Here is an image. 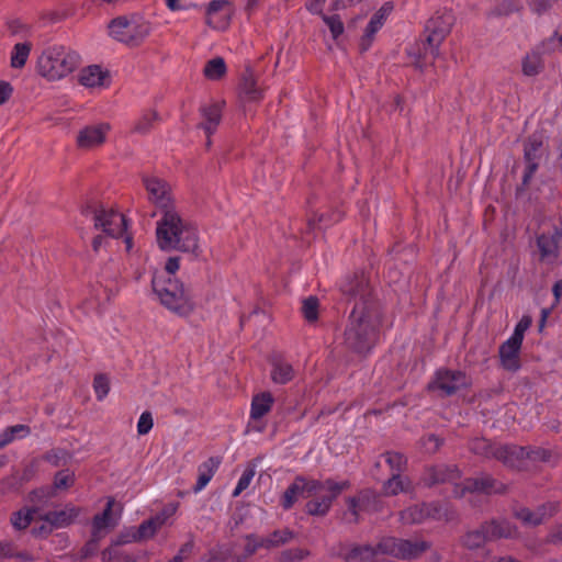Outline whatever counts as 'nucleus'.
<instances>
[{
  "mask_svg": "<svg viewBox=\"0 0 562 562\" xmlns=\"http://www.w3.org/2000/svg\"><path fill=\"white\" fill-rule=\"evenodd\" d=\"M381 319L380 308L373 302L366 300L357 303L345 331L346 346L358 353L371 350L378 337Z\"/></svg>",
  "mask_w": 562,
  "mask_h": 562,
  "instance_id": "obj_1",
  "label": "nucleus"
},
{
  "mask_svg": "<svg viewBox=\"0 0 562 562\" xmlns=\"http://www.w3.org/2000/svg\"><path fill=\"white\" fill-rule=\"evenodd\" d=\"M430 548L427 541H409L393 537L383 538L376 547L363 546L341 548L339 557L345 562H380V555H392L398 559H416Z\"/></svg>",
  "mask_w": 562,
  "mask_h": 562,
  "instance_id": "obj_2",
  "label": "nucleus"
},
{
  "mask_svg": "<svg viewBox=\"0 0 562 562\" xmlns=\"http://www.w3.org/2000/svg\"><path fill=\"white\" fill-rule=\"evenodd\" d=\"M157 245L161 250H178L198 255L199 232L194 224L175 211L164 214L156 224Z\"/></svg>",
  "mask_w": 562,
  "mask_h": 562,
  "instance_id": "obj_3",
  "label": "nucleus"
},
{
  "mask_svg": "<svg viewBox=\"0 0 562 562\" xmlns=\"http://www.w3.org/2000/svg\"><path fill=\"white\" fill-rule=\"evenodd\" d=\"M460 479V471L454 467L437 465L427 472L425 482L428 485L451 482L453 484V494L456 497H462L467 492L477 494H497L505 490L504 484L495 481L490 475H482L475 479H467L463 483H457Z\"/></svg>",
  "mask_w": 562,
  "mask_h": 562,
  "instance_id": "obj_4",
  "label": "nucleus"
},
{
  "mask_svg": "<svg viewBox=\"0 0 562 562\" xmlns=\"http://www.w3.org/2000/svg\"><path fill=\"white\" fill-rule=\"evenodd\" d=\"M79 64L80 57L76 52L65 46H52L38 56L36 68L42 77L56 81L70 75Z\"/></svg>",
  "mask_w": 562,
  "mask_h": 562,
  "instance_id": "obj_5",
  "label": "nucleus"
},
{
  "mask_svg": "<svg viewBox=\"0 0 562 562\" xmlns=\"http://www.w3.org/2000/svg\"><path fill=\"white\" fill-rule=\"evenodd\" d=\"M153 290L160 303L179 316H188L194 310V303L183 284L170 276H154Z\"/></svg>",
  "mask_w": 562,
  "mask_h": 562,
  "instance_id": "obj_6",
  "label": "nucleus"
},
{
  "mask_svg": "<svg viewBox=\"0 0 562 562\" xmlns=\"http://www.w3.org/2000/svg\"><path fill=\"white\" fill-rule=\"evenodd\" d=\"M471 450L484 457H494L501 460L504 464L510 468H520L522 459L527 458L532 461L547 462L550 459L549 451L544 449H538L527 451L522 447L517 446H492L486 439H475L471 443Z\"/></svg>",
  "mask_w": 562,
  "mask_h": 562,
  "instance_id": "obj_7",
  "label": "nucleus"
},
{
  "mask_svg": "<svg viewBox=\"0 0 562 562\" xmlns=\"http://www.w3.org/2000/svg\"><path fill=\"white\" fill-rule=\"evenodd\" d=\"M109 35L127 46L140 45L151 33V23L139 14L122 15L109 23Z\"/></svg>",
  "mask_w": 562,
  "mask_h": 562,
  "instance_id": "obj_8",
  "label": "nucleus"
},
{
  "mask_svg": "<svg viewBox=\"0 0 562 562\" xmlns=\"http://www.w3.org/2000/svg\"><path fill=\"white\" fill-rule=\"evenodd\" d=\"M456 18L451 10L437 11L428 21L425 27L426 40L425 50L436 59L440 56V46L450 34Z\"/></svg>",
  "mask_w": 562,
  "mask_h": 562,
  "instance_id": "obj_9",
  "label": "nucleus"
},
{
  "mask_svg": "<svg viewBox=\"0 0 562 562\" xmlns=\"http://www.w3.org/2000/svg\"><path fill=\"white\" fill-rule=\"evenodd\" d=\"M144 186L148 200L157 207L161 216L177 211L172 188L166 180L157 177H146L144 178Z\"/></svg>",
  "mask_w": 562,
  "mask_h": 562,
  "instance_id": "obj_10",
  "label": "nucleus"
},
{
  "mask_svg": "<svg viewBox=\"0 0 562 562\" xmlns=\"http://www.w3.org/2000/svg\"><path fill=\"white\" fill-rule=\"evenodd\" d=\"M94 226L110 237L119 238L125 235L127 221L125 216L113 210H98L93 215Z\"/></svg>",
  "mask_w": 562,
  "mask_h": 562,
  "instance_id": "obj_11",
  "label": "nucleus"
},
{
  "mask_svg": "<svg viewBox=\"0 0 562 562\" xmlns=\"http://www.w3.org/2000/svg\"><path fill=\"white\" fill-rule=\"evenodd\" d=\"M111 132L108 122H101L82 127L77 135L76 143L82 150H91L102 146Z\"/></svg>",
  "mask_w": 562,
  "mask_h": 562,
  "instance_id": "obj_12",
  "label": "nucleus"
},
{
  "mask_svg": "<svg viewBox=\"0 0 562 562\" xmlns=\"http://www.w3.org/2000/svg\"><path fill=\"white\" fill-rule=\"evenodd\" d=\"M324 488V484L317 480L307 481L302 476H297L293 483L285 490L282 497V506L290 509L299 497H310Z\"/></svg>",
  "mask_w": 562,
  "mask_h": 562,
  "instance_id": "obj_13",
  "label": "nucleus"
},
{
  "mask_svg": "<svg viewBox=\"0 0 562 562\" xmlns=\"http://www.w3.org/2000/svg\"><path fill=\"white\" fill-rule=\"evenodd\" d=\"M543 155V137L540 134H532L524 146V160L526 170L524 172V184L529 183L538 169L539 161Z\"/></svg>",
  "mask_w": 562,
  "mask_h": 562,
  "instance_id": "obj_14",
  "label": "nucleus"
},
{
  "mask_svg": "<svg viewBox=\"0 0 562 562\" xmlns=\"http://www.w3.org/2000/svg\"><path fill=\"white\" fill-rule=\"evenodd\" d=\"M324 490H326L329 494L323 496L319 499L311 501L306 504V512L312 516H324L330 509L333 501L344 491L349 487L348 481L342 482H334L331 480H327L323 482Z\"/></svg>",
  "mask_w": 562,
  "mask_h": 562,
  "instance_id": "obj_15",
  "label": "nucleus"
},
{
  "mask_svg": "<svg viewBox=\"0 0 562 562\" xmlns=\"http://www.w3.org/2000/svg\"><path fill=\"white\" fill-rule=\"evenodd\" d=\"M429 518L447 519L448 514L446 509L435 504L414 505L401 513V521L407 525L420 524Z\"/></svg>",
  "mask_w": 562,
  "mask_h": 562,
  "instance_id": "obj_16",
  "label": "nucleus"
},
{
  "mask_svg": "<svg viewBox=\"0 0 562 562\" xmlns=\"http://www.w3.org/2000/svg\"><path fill=\"white\" fill-rule=\"evenodd\" d=\"M79 510L74 506H67L60 510L49 512L42 517L49 527L41 526L38 529H34L35 535L48 533L53 528H64L70 525L78 516Z\"/></svg>",
  "mask_w": 562,
  "mask_h": 562,
  "instance_id": "obj_17",
  "label": "nucleus"
},
{
  "mask_svg": "<svg viewBox=\"0 0 562 562\" xmlns=\"http://www.w3.org/2000/svg\"><path fill=\"white\" fill-rule=\"evenodd\" d=\"M559 510V503L548 502L535 510L522 507L515 512V516L526 526H538Z\"/></svg>",
  "mask_w": 562,
  "mask_h": 562,
  "instance_id": "obj_18",
  "label": "nucleus"
},
{
  "mask_svg": "<svg viewBox=\"0 0 562 562\" xmlns=\"http://www.w3.org/2000/svg\"><path fill=\"white\" fill-rule=\"evenodd\" d=\"M522 342L508 337L498 348L499 362L503 369L516 372L520 369V350Z\"/></svg>",
  "mask_w": 562,
  "mask_h": 562,
  "instance_id": "obj_19",
  "label": "nucleus"
},
{
  "mask_svg": "<svg viewBox=\"0 0 562 562\" xmlns=\"http://www.w3.org/2000/svg\"><path fill=\"white\" fill-rule=\"evenodd\" d=\"M227 0H212L205 11V23L213 30H225L229 24L231 12Z\"/></svg>",
  "mask_w": 562,
  "mask_h": 562,
  "instance_id": "obj_20",
  "label": "nucleus"
},
{
  "mask_svg": "<svg viewBox=\"0 0 562 562\" xmlns=\"http://www.w3.org/2000/svg\"><path fill=\"white\" fill-rule=\"evenodd\" d=\"M393 10V4L391 2H385L370 19L364 34L361 38L360 46L362 50H367L373 41L374 35L384 25L387 16L391 14Z\"/></svg>",
  "mask_w": 562,
  "mask_h": 562,
  "instance_id": "obj_21",
  "label": "nucleus"
},
{
  "mask_svg": "<svg viewBox=\"0 0 562 562\" xmlns=\"http://www.w3.org/2000/svg\"><path fill=\"white\" fill-rule=\"evenodd\" d=\"M108 78L109 72L99 65L87 66L78 75L79 82L89 89L106 87Z\"/></svg>",
  "mask_w": 562,
  "mask_h": 562,
  "instance_id": "obj_22",
  "label": "nucleus"
},
{
  "mask_svg": "<svg viewBox=\"0 0 562 562\" xmlns=\"http://www.w3.org/2000/svg\"><path fill=\"white\" fill-rule=\"evenodd\" d=\"M202 123L201 126L206 133V147L211 146V135L216 131L222 119V105L220 103H211L201 109Z\"/></svg>",
  "mask_w": 562,
  "mask_h": 562,
  "instance_id": "obj_23",
  "label": "nucleus"
},
{
  "mask_svg": "<svg viewBox=\"0 0 562 562\" xmlns=\"http://www.w3.org/2000/svg\"><path fill=\"white\" fill-rule=\"evenodd\" d=\"M465 374L460 370L439 369L429 386H467Z\"/></svg>",
  "mask_w": 562,
  "mask_h": 562,
  "instance_id": "obj_24",
  "label": "nucleus"
},
{
  "mask_svg": "<svg viewBox=\"0 0 562 562\" xmlns=\"http://www.w3.org/2000/svg\"><path fill=\"white\" fill-rule=\"evenodd\" d=\"M114 503V498L110 497L106 502L104 510L93 518L92 528L94 537L100 536L101 532L114 527L117 524L119 518H114L112 513Z\"/></svg>",
  "mask_w": 562,
  "mask_h": 562,
  "instance_id": "obj_25",
  "label": "nucleus"
},
{
  "mask_svg": "<svg viewBox=\"0 0 562 562\" xmlns=\"http://www.w3.org/2000/svg\"><path fill=\"white\" fill-rule=\"evenodd\" d=\"M274 398L270 392H260L252 397L250 406V418L261 419L272 408Z\"/></svg>",
  "mask_w": 562,
  "mask_h": 562,
  "instance_id": "obj_26",
  "label": "nucleus"
},
{
  "mask_svg": "<svg viewBox=\"0 0 562 562\" xmlns=\"http://www.w3.org/2000/svg\"><path fill=\"white\" fill-rule=\"evenodd\" d=\"M239 97L245 102H256L262 98V90L257 86L254 75L249 71L241 78Z\"/></svg>",
  "mask_w": 562,
  "mask_h": 562,
  "instance_id": "obj_27",
  "label": "nucleus"
},
{
  "mask_svg": "<svg viewBox=\"0 0 562 562\" xmlns=\"http://www.w3.org/2000/svg\"><path fill=\"white\" fill-rule=\"evenodd\" d=\"M220 464L221 460L218 458H209L206 461L200 464L198 480L193 487L194 493H199L205 488V486L217 471Z\"/></svg>",
  "mask_w": 562,
  "mask_h": 562,
  "instance_id": "obj_28",
  "label": "nucleus"
},
{
  "mask_svg": "<svg viewBox=\"0 0 562 562\" xmlns=\"http://www.w3.org/2000/svg\"><path fill=\"white\" fill-rule=\"evenodd\" d=\"M484 530L488 532L492 540L499 538H513L517 535L516 527L505 519L485 522Z\"/></svg>",
  "mask_w": 562,
  "mask_h": 562,
  "instance_id": "obj_29",
  "label": "nucleus"
},
{
  "mask_svg": "<svg viewBox=\"0 0 562 562\" xmlns=\"http://www.w3.org/2000/svg\"><path fill=\"white\" fill-rule=\"evenodd\" d=\"M294 370L292 366L282 360H273L271 368V379L277 384H286L292 381Z\"/></svg>",
  "mask_w": 562,
  "mask_h": 562,
  "instance_id": "obj_30",
  "label": "nucleus"
},
{
  "mask_svg": "<svg viewBox=\"0 0 562 562\" xmlns=\"http://www.w3.org/2000/svg\"><path fill=\"white\" fill-rule=\"evenodd\" d=\"M292 538V532L288 529L278 530L272 532L266 538H261L254 548L249 549V553H252L257 547L272 548L285 543Z\"/></svg>",
  "mask_w": 562,
  "mask_h": 562,
  "instance_id": "obj_31",
  "label": "nucleus"
},
{
  "mask_svg": "<svg viewBox=\"0 0 562 562\" xmlns=\"http://www.w3.org/2000/svg\"><path fill=\"white\" fill-rule=\"evenodd\" d=\"M226 70L225 60L222 57H215L205 64L203 74L206 79L216 81L224 77Z\"/></svg>",
  "mask_w": 562,
  "mask_h": 562,
  "instance_id": "obj_32",
  "label": "nucleus"
},
{
  "mask_svg": "<svg viewBox=\"0 0 562 562\" xmlns=\"http://www.w3.org/2000/svg\"><path fill=\"white\" fill-rule=\"evenodd\" d=\"M543 68L541 55L539 53L527 54L521 61V69L525 76H537Z\"/></svg>",
  "mask_w": 562,
  "mask_h": 562,
  "instance_id": "obj_33",
  "label": "nucleus"
},
{
  "mask_svg": "<svg viewBox=\"0 0 562 562\" xmlns=\"http://www.w3.org/2000/svg\"><path fill=\"white\" fill-rule=\"evenodd\" d=\"M30 434V428L26 425H14L5 428L0 434V448L12 442L14 439L25 438Z\"/></svg>",
  "mask_w": 562,
  "mask_h": 562,
  "instance_id": "obj_34",
  "label": "nucleus"
},
{
  "mask_svg": "<svg viewBox=\"0 0 562 562\" xmlns=\"http://www.w3.org/2000/svg\"><path fill=\"white\" fill-rule=\"evenodd\" d=\"M158 530H159V528L157 527V525L149 518V519L143 521L138 526L137 530L131 535V538L124 540V542L150 539L156 535V532Z\"/></svg>",
  "mask_w": 562,
  "mask_h": 562,
  "instance_id": "obj_35",
  "label": "nucleus"
},
{
  "mask_svg": "<svg viewBox=\"0 0 562 562\" xmlns=\"http://www.w3.org/2000/svg\"><path fill=\"white\" fill-rule=\"evenodd\" d=\"M31 43L23 42L14 45L11 53V66L13 68H22L30 56Z\"/></svg>",
  "mask_w": 562,
  "mask_h": 562,
  "instance_id": "obj_36",
  "label": "nucleus"
},
{
  "mask_svg": "<svg viewBox=\"0 0 562 562\" xmlns=\"http://www.w3.org/2000/svg\"><path fill=\"white\" fill-rule=\"evenodd\" d=\"M492 540L488 532L484 530V525L480 529L468 532L463 538V544L469 549L480 548L485 541Z\"/></svg>",
  "mask_w": 562,
  "mask_h": 562,
  "instance_id": "obj_37",
  "label": "nucleus"
},
{
  "mask_svg": "<svg viewBox=\"0 0 562 562\" xmlns=\"http://www.w3.org/2000/svg\"><path fill=\"white\" fill-rule=\"evenodd\" d=\"M521 9L522 2L520 0H503L494 7L492 14L495 16H508L519 12Z\"/></svg>",
  "mask_w": 562,
  "mask_h": 562,
  "instance_id": "obj_38",
  "label": "nucleus"
},
{
  "mask_svg": "<svg viewBox=\"0 0 562 562\" xmlns=\"http://www.w3.org/2000/svg\"><path fill=\"white\" fill-rule=\"evenodd\" d=\"M37 512L33 508H24L13 514L12 526L15 529H25L34 519Z\"/></svg>",
  "mask_w": 562,
  "mask_h": 562,
  "instance_id": "obj_39",
  "label": "nucleus"
},
{
  "mask_svg": "<svg viewBox=\"0 0 562 562\" xmlns=\"http://www.w3.org/2000/svg\"><path fill=\"white\" fill-rule=\"evenodd\" d=\"M256 474V467L255 465H248L243 474L240 475L233 493V497H238L245 490H247Z\"/></svg>",
  "mask_w": 562,
  "mask_h": 562,
  "instance_id": "obj_40",
  "label": "nucleus"
},
{
  "mask_svg": "<svg viewBox=\"0 0 562 562\" xmlns=\"http://www.w3.org/2000/svg\"><path fill=\"white\" fill-rule=\"evenodd\" d=\"M302 313L307 322H315L318 317V300L315 296H308L303 301Z\"/></svg>",
  "mask_w": 562,
  "mask_h": 562,
  "instance_id": "obj_41",
  "label": "nucleus"
},
{
  "mask_svg": "<svg viewBox=\"0 0 562 562\" xmlns=\"http://www.w3.org/2000/svg\"><path fill=\"white\" fill-rule=\"evenodd\" d=\"M383 490L386 495H397L405 491V484L398 473H393L391 479L385 482Z\"/></svg>",
  "mask_w": 562,
  "mask_h": 562,
  "instance_id": "obj_42",
  "label": "nucleus"
},
{
  "mask_svg": "<svg viewBox=\"0 0 562 562\" xmlns=\"http://www.w3.org/2000/svg\"><path fill=\"white\" fill-rule=\"evenodd\" d=\"M323 21L329 27L333 38H338L344 33V23L338 15H325L323 14Z\"/></svg>",
  "mask_w": 562,
  "mask_h": 562,
  "instance_id": "obj_43",
  "label": "nucleus"
},
{
  "mask_svg": "<svg viewBox=\"0 0 562 562\" xmlns=\"http://www.w3.org/2000/svg\"><path fill=\"white\" fill-rule=\"evenodd\" d=\"M531 324V316L522 315L519 322L515 325L514 331L509 337L522 342L525 334L530 328Z\"/></svg>",
  "mask_w": 562,
  "mask_h": 562,
  "instance_id": "obj_44",
  "label": "nucleus"
},
{
  "mask_svg": "<svg viewBox=\"0 0 562 562\" xmlns=\"http://www.w3.org/2000/svg\"><path fill=\"white\" fill-rule=\"evenodd\" d=\"M178 509V505L175 503H171L164 507L161 512H159L157 515L151 517L150 519L157 525V527L160 529L165 524H167L168 519L171 518Z\"/></svg>",
  "mask_w": 562,
  "mask_h": 562,
  "instance_id": "obj_45",
  "label": "nucleus"
},
{
  "mask_svg": "<svg viewBox=\"0 0 562 562\" xmlns=\"http://www.w3.org/2000/svg\"><path fill=\"white\" fill-rule=\"evenodd\" d=\"M157 114L153 111L144 113L134 125V131L137 133H146L156 121Z\"/></svg>",
  "mask_w": 562,
  "mask_h": 562,
  "instance_id": "obj_46",
  "label": "nucleus"
},
{
  "mask_svg": "<svg viewBox=\"0 0 562 562\" xmlns=\"http://www.w3.org/2000/svg\"><path fill=\"white\" fill-rule=\"evenodd\" d=\"M385 461L390 465V468L394 471V473H398L404 469L406 464V459L402 453L398 452H387L385 454Z\"/></svg>",
  "mask_w": 562,
  "mask_h": 562,
  "instance_id": "obj_47",
  "label": "nucleus"
},
{
  "mask_svg": "<svg viewBox=\"0 0 562 562\" xmlns=\"http://www.w3.org/2000/svg\"><path fill=\"white\" fill-rule=\"evenodd\" d=\"M74 480L75 476L72 472L69 470H63L55 475L54 485L58 490L67 488L72 485Z\"/></svg>",
  "mask_w": 562,
  "mask_h": 562,
  "instance_id": "obj_48",
  "label": "nucleus"
},
{
  "mask_svg": "<svg viewBox=\"0 0 562 562\" xmlns=\"http://www.w3.org/2000/svg\"><path fill=\"white\" fill-rule=\"evenodd\" d=\"M154 426L153 416L149 412H143L137 422V432L140 436L148 434Z\"/></svg>",
  "mask_w": 562,
  "mask_h": 562,
  "instance_id": "obj_49",
  "label": "nucleus"
},
{
  "mask_svg": "<svg viewBox=\"0 0 562 562\" xmlns=\"http://www.w3.org/2000/svg\"><path fill=\"white\" fill-rule=\"evenodd\" d=\"M559 0H528L530 10L537 14H542L550 10Z\"/></svg>",
  "mask_w": 562,
  "mask_h": 562,
  "instance_id": "obj_50",
  "label": "nucleus"
},
{
  "mask_svg": "<svg viewBox=\"0 0 562 562\" xmlns=\"http://www.w3.org/2000/svg\"><path fill=\"white\" fill-rule=\"evenodd\" d=\"M364 286H366V282L363 279L357 281V284L355 286L351 282L344 281L340 284V290L342 291V293H345L347 295L355 296L357 294L363 293Z\"/></svg>",
  "mask_w": 562,
  "mask_h": 562,
  "instance_id": "obj_51",
  "label": "nucleus"
},
{
  "mask_svg": "<svg viewBox=\"0 0 562 562\" xmlns=\"http://www.w3.org/2000/svg\"><path fill=\"white\" fill-rule=\"evenodd\" d=\"M422 446L427 453H434L441 446V440L435 435H429L422 440Z\"/></svg>",
  "mask_w": 562,
  "mask_h": 562,
  "instance_id": "obj_52",
  "label": "nucleus"
},
{
  "mask_svg": "<svg viewBox=\"0 0 562 562\" xmlns=\"http://www.w3.org/2000/svg\"><path fill=\"white\" fill-rule=\"evenodd\" d=\"M537 243H538V247L541 251L542 257H548V256L554 254L555 247L553 245V241L550 238H548L546 236H540L538 238Z\"/></svg>",
  "mask_w": 562,
  "mask_h": 562,
  "instance_id": "obj_53",
  "label": "nucleus"
},
{
  "mask_svg": "<svg viewBox=\"0 0 562 562\" xmlns=\"http://www.w3.org/2000/svg\"><path fill=\"white\" fill-rule=\"evenodd\" d=\"M180 267V260L178 257H170L165 266V273H156L155 276H170L173 277V274L179 270Z\"/></svg>",
  "mask_w": 562,
  "mask_h": 562,
  "instance_id": "obj_54",
  "label": "nucleus"
},
{
  "mask_svg": "<svg viewBox=\"0 0 562 562\" xmlns=\"http://www.w3.org/2000/svg\"><path fill=\"white\" fill-rule=\"evenodd\" d=\"M547 541L553 544L562 543V524L557 525L550 530Z\"/></svg>",
  "mask_w": 562,
  "mask_h": 562,
  "instance_id": "obj_55",
  "label": "nucleus"
},
{
  "mask_svg": "<svg viewBox=\"0 0 562 562\" xmlns=\"http://www.w3.org/2000/svg\"><path fill=\"white\" fill-rule=\"evenodd\" d=\"M12 91L13 89L9 82L0 81V105L10 99Z\"/></svg>",
  "mask_w": 562,
  "mask_h": 562,
  "instance_id": "obj_56",
  "label": "nucleus"
},
{
  "mask_svg": "<svg viewBox=\"0 0 562 562\" xmlns=\"http://www.w3.org/2000/svg\"><path fill=\"white\" fill-rule=\"evenodd\" d=\"M14 555L13 543L10 541H0V559Z\"/></svg>",
  "mask_w": 562,
  "mask_h": 562,
  "instance_id": "obj_57",
  "label": "nucleus"
},
{
  "mask_svg": "<svg viewBox=\"0 0 562 562\" xmlns=\"http://www.w3.org/2000/svg\"><path fill=\"white\" fill-rule=\"evenodd\" d=\"M307 555V552L302 549H296L294 551H288L283 553V558L288 561L293 560H302Z\"/></svg>",
  "mask_w": 562,
  "mask_h": 562,
  "instance_id": "obj_58",
  "label": "nucleus"
},
{
  "mask_svg": "<svg viewBox=\"0 0 562 562\" xmlns=\"http://www.w3.org/2000/svg\"><path fill=\"white\" fill-rule=\"evenodd\" d=\"M360 1L361 0H333L331 5L334 10H340L352 7Z\"/></svg>",
  "mask_w": 562,
  "mask_h": 562,
  "instance_id": "obj_59",
  "label": "nucleus"
},
{
  "mask_svg": "<svg viewBox=\"0 0 562 562\" xmlns=\"http://www.w3.org/2000/svg\"><path fill=\"white\" fill-rule=\"evenodd\" d=\"M325 1L326 0H310L306 4L307 10L312 13H321Z\"/></svg>",
  "mask_w": 562,
  "mask_h": 562,
  "instance_id": "obj_60",
  "label": "nucleus"
},
{
  "mask_svg": "<svg viewBox=\"0 0 562 562\" xmlns=\"http://www.w3.org/2000/svg\"><path fill=\"white\" fill-rule=\"evenodd\" d=\"M110 384V379L104 373H99L94 376L93 386H108Z\"/></svg>",
  "mask_w": 562,
  "mask_h": 562,
  "instance_id": "obj_61",
  "label": "nucleus"
},
{
  "mask_svg": "<svg viewBox=\"0 0 562 562\" xmlns=\"http://www.w3.org/2000/svg\"><path fill=\"white\" fill-rule=\"evenodd\" d=\"M191 549H192V544H190V543L184 544L180 549L179 553L172 560H170V562H182L183 561V554L190 553Z\"/></svg>",
  "mask_w": 562,
  "mask_h": 562,
  "instance_id": "obj_62",
  "label": "nucleus"
},
{
  "mask_svg": "<svg viewBox=\"0 0 562 562\" xmlns=\"http://www.w3.org/2000/svg\"><path fill=\"white\" fill-rule=\"evenodd\" d=\"M553 294L555 297V302L558 303L562 295V280L557 281L555 284L553 285Z\"/></svg>",
  "mask_w": 562,
  "mask_h": 562,
  "instance_id": "obj_63",
  "label": "nucleus"
},
{
  "mask_svg": "<svg viewBox=\"0 0 562 562\" xmlns=\"http://www.w3.org/2000/svg\"><path fill=\"white\" fill-rule=\"evenodd\" d=\"M179 1L180 0H165L166 5L170 11H179L182 9Z\"/></svg>",
  "mask_w": 562,
  "mask_h": 562,
  "instance_id": "obj_64",
  "label": "nucleus"
}]
</instances>
